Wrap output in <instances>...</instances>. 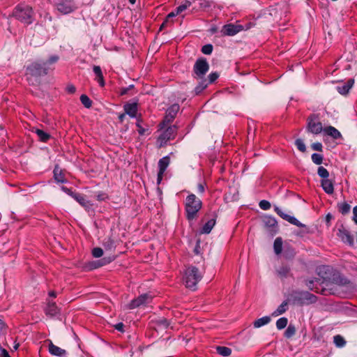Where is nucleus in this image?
<instances>
[{"label": "nucleus", "instance_id": "f257e3e1", "mask_svg": "<svg viewBox=\"0 0 357 357\" xmlns=\"http://www.w3.org/2000/svg\"><path fill=\"white\" fill-rule=\"evenodd\" d=\"M12 15L26 25L31 24L34 21V12L33 8L28 5H17L13 10Z\"/></svg>", "mask_w": 357, "mask_h": 357}, {"label": "nucleus", "instance_id": "f03ea898", "mask_svg": "<svg viewBox=\"0 0 357 357\" xmlns=\"http://www.w3.org/2000/svg\"><path fill=\"white\" fill-rule=\"evenodd\" d=\"M202 278V274L199 271L198 268L195 266H190L185 270L183 280L187 288L195 290Z\"/></svg>", "mask_w": 357, "mask_h": 357}, {"label": "nucleus", "instance_id": "7ed1b4c3", "mask_svg": "<svg viewBox=\"0 0 357 357\" xmlns=\"http://www.w3.org/2000/svg\"><path fill=\"white\" fill-rule=\"evenodd\" d=\"M202 207V202L193 194L188 195L185 199V211L188 220H192Z\"/></svg>", "mask_w": 357, "mask_h": 357}, {"label": "nucleus", "instance_id": "20e7f679", "mask_svg": "<svg viewBox=\"0 0 357 357\" xmlns=\"http://www.w3.org/2000/svg\"><path fill=\"white\" fill-rule=\"evenodd\" d=\"M153 296L150 294H144L133 299L128 305V309H135L136 307L146 305L151 302Z\"/></svg>", "mask_w": 357, "mask_h": 357}, {"label": "nucleus", "instance_id": "39448f33", "mask_svg": "<svg viewBox=\"0 0 357 357\" xmlns=\"http://www.w3.org/2000/svg\"><path fill=\"white\" fill-rule=\"evenodd\" d=\"M47 73V63H34L29 66L26 69V74L32 76H40Z\"/></svg>", "mask_w": 357, "mask_h": 357}, {"label": "nucleus", "instance_id": "423d86ee", "mask_svg": "<svg viewBox=\"0 0 357 357\" xmlns=\"http://www.w3.org/2000/svg\"><path fill=\"white\" fill-rule=\"evenodd\" d=\"M296 299L301 305H310L317 301V296L308 291H303L296 296Z\"/></svg>", "mask_w": 357, "mask_h": 357}, {"label": "nucleus", "instance_id": "0eeeda50", "mask_svg": "<svg viewBox=\"0 0 357 357\" xmlns=\"http://www.w3.org/2000/svg\"><path fill=\"white\" fill-rule=\"evenodd\" d=\"M263 222L268 232L273 236L278 231V222L275 218L272 216H265L263 218Z\"/></svg>", "mask_w": 357, "mask_h": 357}, {"label": "nucleus", "instance_id": "6e6552de", "mask_svg": "<svg viewBox=\"0 0 357 357\" xmlns=\"http://www.w3.org/2000/svg\"><path fill=\"white\" fill-rule=\"evenodd\" d=\"M209 66L204 59H199L194 66V72L199 77H202L208 70Z\"/></svg>", "mask_w": 357, "mask_h": 357}, {"label": "nucleus", "instance_id": "1a4fd4ad", "mask_svg": "<svg viewBox=\"0 0 357 357\" xmlns=\"http://www.w3.org/2000/svg\"><path fill=\"white\" fill-rule=\"evenodd\" d=\"M307 130L314 135H318L322 131L324 132L321 123L312 116L308 119Z\"/></svg>", "mask_w": 357, "mask_h": 357}, {"label": "nucleus", "instance_id": "9d476101", "mask_svg": "<svg viewBox=\"0 0 357 357\" xmlns=\"http://www.w3.org/2000/svg\"><path fill=\"white\" fill-rule=\"evenodd\" d=\"M274 210L277 213L278 215H279L282 218H283L284 220L288 221L291 224L294 225L296 226H298L299 227H304V225L302 224L296 218H294V216H291V215H289L288 214H286L278 206H275L274 207Z\"/></svg>", "mask_w": 357, "mask_h": 357}, {"label": "nucleus", "instance_id": "9b49d317", "mask_svg": "<svg viewBox=\"0 0 357 357\" xmlns=\"http://www.w3.org/2000/svg\"><path fill=\"white\" fill-rule=\"evenodd\" d=\"M241 30V26L229 24L222 27L221 32L225 36H234Z\"/></svg>", "mask_w": 357, "mask_h": 357}, {"label": "nucleus", "instance_id": "f8f14e48", "mask_svg": "<svg viewBox=\"0 0 357 357\" xmlns=\"http://www.w3.org/2000/svg\"><path fill=\"white\" fill-rule=\"evenodd\" d=\"M56 8L63 14H68L74 10L70 1H61L56 3Z\"/></svg>", "mask_w": 357, "mask_h": 357}, {"label": "nucleus", "instance_id": "ddd939ff", "mask_svg": "<svg viewBox=\"0 0 357 357\" xmlns=\"http://www.w3.org/2000/svg\"><path fill=\"white\" fill-rule=\"evenodd\" d=\"M176 130L175 127H169L161 134L159 137L161 146L163 143H166L168 140L174 138Z\"/></svg>", "mask_w": 357, "mask_h": 357}, {"label": "nucleus", "instance_id": "4468645a", "mask_svg": "<svg viewBox=\"0 0 357 357\" xmlns=\"http://www.w3.org/2000/svg\"><path fill=\"white\" fill-rule=\"evenodd\" d=\"M48 342V351L52 355L59 357H64L66 355V351L63 349L56 345H54L52 342L50 340H47Z\"/></svg>", "mask_w": 357, "mask_h": 357}, {"label": "nucleus", "instance_id": "2eb2a0df", "mask_svg": "<svg viewBox=\"0 0 357 357\" xmlns=\"http://www.w3.org/2000/svg\"><path fill=\"white\" fill-rule=\"evenodd\" d=\"M354 84V79H349L347 81V82L340 83L336 86V89L340 94L345 95L349 91L351 88L353 86Z\"/></svg>", "mask_w": 357, "mask_h": 357}, {"label": "nucleus", "instance_id": "dca6fc26", "mask_svg": "<svg viewBox=\"0 0 357 357\" xmlns=\"http://www.w3.org/2000/svg\"><path fill=\"white\" fill-rule=\"evenodd\" d=\"M324 132L334 139L342 138L340 132L333 126H327L324 128Z\"/></svg>", "mask_w": 357, "mask_h": 357}, {"label": "nucleus", "instance_id": "f3484780", "mask_svg": "<svg viewBox=\"0 0 357 357\" xmlns=\"http://www.w3.org/2000/svg\"><path fill=\"white\" fill-rule=\"evenodd\" d=\"M114 257H104L100 260L93 261L90 264V269H95L105 266L114 260Z\"/></svg>", "mask_w": 357, "mask_h": 357}, {"label": "nucleus", "instance_id": "a211bd4d", "mask_svg": "<svg viewBox=\"0 0 357 357\" xmlns=\"http://www.w3.org/2000/svg\"><path fill=\"white\" fill-rule=\"evenodd\" d=\"M124 110L126 114L134 118L137 115V103H128L124 105Z\"/></svg>", "mask_w": 357, "mask_h": 357}, {"label": "nucleus", "instance_id": "6ab92c4d", "mask_svg": "<svg viewBox=\"0 0 357 357\" xmlns=\"http://www.w3.org/2000/svg\"><path fill=\"white\" fill-rule=\"evenodd\" d=\"M339 237L345 243L349 245L354 243L353 237L350 235L349 232L345 229H339L338 232Z\"/></svg>", "mask_w": 357, "mask_h": 357}, {"label": "nucleus", "instance_id": "aec40b11", "mask_svg": "<svg viewBox=\"0 0 357 357\" xmlns=\"http://www.w3.org/2000/svg\"><path fill=\"white\" fill-rule=\"evenodd\" d=\"M321 187L323 190L327 193V194H333L334 191V187L332 181L329 180L328 178L326 179H322L321 183Z\"/></svg>", "mask_w": 357, "mask_h": 357}, {"label": "nucleus", "instance_id": "412c9836", "mask_svg": "<svg viewBox=\"0 0 357 357\" xmlns=\"http://www.w3.org/2000/svg\"><path fill=\"white\" fill-rule=\"evenodd\" d=\"M73 198L83 207H84L86 210H89L91 207V204L89 201L86 200L83 196L79 194H75L73 195Z\"/></svg>", "mask_w": 357, "mask_h": 357}, {"label": "nucleus", "instance_id": "4be33fe9", "mask_svg": "<svg viewBox=\"0 0 357 357\" xmlns=\"http://www.w3.org/2000/svg\"><path fill=\"white\" fill-rule=\"evenodd\" d=\"M179 110V106L178 105H173L167 111L166 119L168 121H171L175 117L176 113Z\"/></svg>", "mask_w": 357, "mask_h": 357}, {"label": "nucleus", "instance_id": "5701e85b", "mask_svg": "<svg viewBox=\"0 0 357 357\" xmlns=\"http://www.w3.org/2000/svg\"><path fill=\"white\" fill-rule=\"evenodd\" d=\"M45 312L47 315H50L51 317L59 313V309L55 303L49 301L45 309Z\"/></svg>", "mask_w": 357, "mask_h": 357}, {"label": "nucleus", "instance_id": "b1692460", "mask_svg": "<svg viewBox=\"0 0 357 357\" xmlns=\"http://www.w3.org/2000/svg\"><path fill=\"white\" fill-rule=\"evenodd\" d=\"M102 245L106 250L112 251L116 248V243L114 239L110 237L105 238L103 240Z\"/></svg>", "mask_w": 357, "mask_h": 357}, {"label": "nucleus", "instance_id": "393cba45", "mask_svg": "<svg viewBox=\"0 0 357 357\" xmlns=\"http://www.w3.org/2000/svg\"><path fill=\"white\" fill-rule=\"evenodd\" d=\"M170 162V159L168 156L163 157L158 162L159 172L160 174H164L167 167H168Z\"/></svg>", "mask_w": 357, "mask_h": 357}, {"label": "nucleus", "instance_id": "a878e982", "mask_svg": "<svg viewBox=\"0 0 357 357\" xmlns=\"http://www.w3.org/2000/svg\"><path fill=\"white\" fill-rule=\"evenodd\" d=\"M271 317L268 316H265L261 318H259L253 323L254 327L257 328H260L263 326L268 324L271 321Z\"/></svg>", "mask_w": 357, "mask_h": 357}, {"label": "nucleus", "instance_id": "bb28decb", "mask_svg": "<svg viewBox=\"0 0 357 357\" xmlns=\"http://www.w3.org/2000/svg\"><path fill=\"white\" fill-rule=\"evenodd\" d=\"M54 179L58 183H66V179L64 178V176L63 175L62 170L58 166H56L54 169Z\"/></svg>", "mask_w": 357, "mask_h": 357}, {"label": "nucleus", "instance_id": "cd10ccee", "mask_svg": "<svg viewBox=\"0 0 357 357\" xmlns=\"http://www.w3.org/2000/svg\"><path fill=\"white\" fill-rule=\"evenodd\" d=\"M274 252L276 255H280L282 250V239L280 237L275 238L273 243Z\"/></svg>", "mask_w": 357, "mask_h": 357}, {"label": "nucleus", "instance_id": "c85d7f7f", "mask_svg": "<svg viewBox=\"0 0 357 357\" xmlns=\"http://www.w3.org/2000/svg\"><path fill=\"white\" fill-rule=\"evenodd\" d=\"M287 302L284 301L281 305L278 306V307L272 313V316L278 317L283 313H284L287 310Z\"/></svg>", "mask_w": 357, "mask_h": 357}, {"label": "nucleus", "instance_id": "c756f323", "mask_svg": "<svg viewBox=\"0 0 357 357\" xmlns=\"http://www.w3.org/2000/svg\"><path fill=\"white\" fill-rule=\"evenodd\" d=\"M215 221L213 219L209 220L202 227V232L204 234H209L214 227Z\"/></svg>", "mask_w": 357, "mask_h": 357}, {"label": "nucleus", "instance_id": "7c9ffc66", "mask_svg": "<svg viewBox=\"0 0 357 357\" xmlns=\"http://www.w3.org/2000/svg\"><path fill=\"white\" fill-rule=\"evenodd\" d=\"M35 132L42 142H47L50 137L49 134L40 129H36Z\"/></svg>", "mask_w": 357, "mask_h": 357}, {"label": "nucleus", "instance_id": "2f4dec72", "mask_svg": "<svg viewBox=\"0 0 357 357\" xmlns=\"http://www.w3.org/2000/svg\"><path fill=\"white\" fill-rule=\"evenodd\" d=\"M192 5V1L190 0H185L181 5L178 6L176 9V13L181 14L182 12L185 10Z\"/></svg>", "mask_w": 357, "mask_h": 357}, {"label": "nucleus", "instance_id": "473e14b6", "mask_svg": "<svg viewBox=\"0 0 357 357\" xmlns=\"http://www.w3.org/2000/svg\"><path fill=\"white\" fill-rule=\"evenodd\" d=\"M333 342L337 347H343L346 344L344 339L339 335L334 336Z\"/></svg>", "mask_w": 357, "mask_h": 357}, {"label": "nucleus", "instance_id": "72a5a7b5", "mask_svg": "<svg viewBox=\"0 0 357 357\" xmlns=\"http://www.w3.org/2000/svg\"><path fill=\"white\" fill-rule=\"evenodd\" d=\"M288 323V319L286 317H282L276 321V327L278 330L284 328Z\"/></svg>", "mask_w": 357, "mask_h": 357}, {"label": "nucleus", "instance_id": "f704fd0d", "mask_svg": "<svg viewBox=\"0 0 357 357\" xmlns=\"http://www.w3.org/2000/svg\"><path fill=\"white\" fill-rule=\"evenodd\" d=\"M338 208L339 211L344 215L348 213L351 209L350 205L346 202L339 204Z\"/></svg>", "mask_w": 357, "mask_h": 357}, {"label": "nucleus", "instance_id": "c9c22d12", "mask_svg": "<svg viewBox=\"0 0 357 357\" xmlns=\"http://www.w3.org/2000/svg\"><path fill=\"white\" fill-rule=\"evenodd\" d=\"M217 351L218 353L222 356H228L231 353V350L226 347H218Z\"/></svg>", "mask_w": 357, "mask_h": 357}, {"label": "nucleus", "instance_id": "e433bc0d", "mask_svg": "<svg viewBox=\"0 0 357 357\" xmlns=\"http://www.w3.org/2000/svg\"><path fill=\"white\" fill-rule=\"evenodd\" d=\"M317 174L323 179H326L329 176L328 170L322 166L319 167Z\"/></svg>", "mask_w": 357, "mask_h": 357}, {"label": "nucleus", "instance_id": "4c0bfd02", "mask_svg": "<svg viewBox=\"0 0 357 357\" xmlns=\"http://www.w3.org/2000/svg\"><path fill=\"white\" fill-rule=\"evenodd\" d=\"M80 101L84 105L85 107L89 108L91 107V100L86 95H82L80 96Z\"/></svg>", "mask_w": 357, "mask_h": 357}, {"label": "nucleus", "instance_id": "58836bf2", "mask_svg": "<svg viewBox=\"0 0 357 357\" xmlns=\"http://www.w3.org/2000/svg\"><path fill=\"white\" fill-rule=\"evenodd\" d=\"M296 333V328L294 326L289 325L285 331L284 335L286 337L289 338L292 337Z\"/></svg>", "mask_w": 357, "mask_h": 357}, {"label": "nucleus", "instance_id": "ea45409f", "mask_svg": "<svg viewBox=\"0 0 357 357\" xmlns=\"http://www.w3.org/2000/svg\"><path fill=\"white\" fill-rule=\"evenodd\" d=\"M312 160L316 165H321L323 162V156L321 154L313 153L312 155Z\"/></svg>", "mask_w": 357, "mask_h": 357}, {"label": "nucleus", "instance_id": "a19ab883", "mask_svg": "<svg viewBox=\"0 0 357 357\" xmlns=\"http://www.w3.org/2000/svg\"><path fill=\"white\" fill-rule=\"evenodd\" d=\"M295 144L300 151H301V152L305 151L306 147H305V145L304 142H303V140H301V139H296L295 142Z\"/></svg>", "mask_w": 357, "mask_h": 357}, {"label": "nucleus", "instance_id": "79ce46f5", "mask_svg": "<svg viewBox=\"0 0 357 357\" xmlns=\"http://www.w3.org/2000/svg\"><path fill=\"white\" fill-rule=\"evenodd\" d=\"M207 86V83L205 80L202 81L195 88V92L197 94L201 93Z\"/></svg>", "mask_w": 357, "mask_h": 357}, {"label": "nucleus", "instance_id": "37998d69", "mask_svg": "<svg viewBox=\"0 0 357 357\" xmlns=\"http://www.w3.org/2000/svg\"><path fill=\"white\" fill-rule=\"evenodd\" d=\"M92 255L96 258H99L102 256L103 250L100 248H95L92 250Z\"/></svg>", "mask_w": 357, "mask_h": 357}, {"label": "nucleus", "instance_id": "c03bdc74", "mask_svg": "<svg viewBox=\"0 0 357 357\" xmlns=\"http://www.w3.org/2000/svg\"><path fill=\"white\" fill-rule=\"evenodd\" d=\"M213 51V46L212 45L208 44L205 45L202 48V52L204 54H211Z\"/></svg>", "mask_w": 357, "mask_h": 357}, {"label": "nucleus", "instance_id": "a18cd8bd", "mask_svg": "<svg viewBox=\"0 0 357 357\" xmlns=\"http://www.w3.org/2000/svg\"><path fill=\"white\" fill-rule=\"evenodd\" d=\"M289 268L287 266H283L278 270V274L282 277H285L288 274Z\"/></svg>", "mask_w": 357, "mask_h": 357}, {"label": "nucleus", "instance_id": "49530a36", "mask_svg": "<svg viewBox=\"0 0 357 357\" xmlns=\"http://www.w3.org/2000/svg\"><path fill=\"white\" fill-rule=\"evenodd\" d=\"M259 207L263 210H268L271 208V203L266 200H261L259 204Z\"/></svg>", "mask_w": 357, "mask_h": 357}, {"label": "nucleus", "instance_id": "de8ad7c7", "mask_svg": "<svg viewBox=\"0 0 357 357\" xmlns=\"http://www.w3.org/2000/svg\"><path fill=\"white\" fill-rule=\"evenodd\" d=\"M158 323L160 326H161L164 328H167L169 325V323L168 322V321L165 318H160L158 320Z\"/></svg>", "mask_w": 357, "mask_h": 357}, {"label": "nucleus", "instance_id": "09e8293b", "mask_svg": "<svg viewBox=\"0 0 357 357\" xmlns=\"http://www.w3.org/2000/svg\"><path fill=\"white\" fill-rule=\"evenodd\" d=\"M312 148L315 151H321L323 146L320 142H316L312 144Z\"/></svg>", "mask_w": 357, "mask_h": 357}, {"label": "nucleus", "instance_id": "8fccbe9b", "mask_svg": "<svg viewBox=\"0 0 357 357\" xmlns=\"http://www.w3.org/2000/svg\"><path fill=\"white\" fill-rule=\"evenodd\" d=\"M58 59H59V57L57 56H55V55L52 56L50 58V59L47 62H45L47 63V66L50 64L56 63L58 61Z\"/></svg>", "mask_w": 357, "mask_h": 357}, {"label": "nucleus", "instance_id": "3c124183", "mask_svg": "<svg viewBox=\"0 0 357 357\" xmlns=\"http://www.w3.org/2000/svg\"><path fill=\"white\" fill-rule=\"evenodd\" d=\"M219 77V75L217 73H212L209 75L208 77H209V80H210V82H213L214 81H215Z\"/></svg>", "mask_w": 357, "mask_h": 357}, {"label": "nucleus", "instance_id": "603ef678", "mask_svg": "<svg viewBox=\"0 0 357 357\" xmlns=\"http://www.w3.org/2000/svg\"><path fill=\"white\" fill-rule=\"evenodd\" d=\"M93 72L96 74V77H100V75H102L100 67L98 66H93Z\"/></svg>", "mask_w": 357, "mask_h": 357}, {"label": "nucleus", "instance_id": "864d4df0", "mask_svg": "<svg viewBox=\"0 0 357 357\" xmlns=\"http://www.w3.org/2000/svg\"><path fill=\"white\" fill-rule=\"evenodd\" d=\"M61 190L66 192V194H68V195L71 196L73 198V195H75L76 193H74L71 191L70 189L66 188V187H64V186H62L61 187Z\"/></svg>", "mask_w": 357, "mask_h": 357}, {"label": "nucleus", "instance_id": "5fc2aeb1", "mask_svg": "<svg viewBox=\"0 0 357 357\" xmlns=\"http://www.w3.org/2000/svg\"><path fill=\"white\" fill-rule=\"evenodd\" d=\"M0 357H10V356L5 349L0 348Z\"/></svg>", "mask_w": 357, "mask_h": 357}, {"label": "nucleus", "instance_id": "6e6d98bb", "mask_svg": "<svg viewBox=\"0 0 357 357\" xmlns=\"http://www.w3.org/2000/svg\"><path fill=\"white\" fill-rule=\"evenodd\" d=\"M96 80L97 82L99 83V84L101 86H105V81H104V79H103V75H100V77H96Z\"/></svg>", "mask_w": 357, "mask_h": 357}, {"label": "nucleus", "instance_id": "4d7b16f0", "mask_svg": "<svg viewBox=\"0 0 357 357\" xmlns=\"http://www.w3.org/2000/svg\"><path fill=\"white\" fill-rule=\"evenodd\" d=\"M6 324L1 320H0V335L6 331Z\"/></svg>", "mask_w": 357, "mask_h": 357}, {"label": "nucleus", "instance_id": "13d9d810", "mask_svg": "<svg viewBox=\"0 0 357 357\" xmlns=\"http://www.w3.org/2000/svg\"><path fill=\"white\" fill-rule=\"evenodd\" d=\"M353 220L355 222V223L357 225V206H355L353 209Z\"/></svg>", "mask_w": 357, "mask_h": 357}, {"label": "nucleus", "instance_id": "bf43d9fd", "mask_svg": "<svg viewBox=\"0 0 357 357\" xmlns=\"http://www.w3.org/2000/svg\"><path fill=\"white\" fill-rule=\"evenodd\" d=\"M178 15H179V13H176V9L174 11H173V12H172V13L168 14V15L167 16L166 20H167V21L169 22V18L175 17V16H176Z\"/></svg>", "mask_w": 357, "mask_h": 357}, {"label": "nucleus", "instance_id": "052dcab7", "mask_svg": "<svg viewBox=\"0 0 357 357\" xmlns=\"http://www.w3.org/2000/svg\"><path fill=\"white\" fill-rule=\"evenodd\" d=\"M75 90H76V89L73 85H68L67 86V91H68V92H69L70 93H75Z\"/></svg>", "mask_w": 357, "mask_h": 357}, {"label": "nucleus", "instance_id": "680f3d73", "mask_svg": "<svg viewBox=\"0 0 357 357\" xmlns=\"http://www.w3.org/2000/svg\"><path fill=\"white\" fill-rule=\"evenodd\" d=\"M123 324L119 323L116 325H115V328L119 331H123Z\"/></svg>", "mask_w": 357, "mask_h": 357}, {"label": "nucleus", "instance_id": "e2e57ef3", "mask_svg": "<svg viewBox=\"0 0 357 357\" xmlns=\"http://www.w3.org/2000/svg\"><path fill=\"white\" fill-rule=\"evenodd\" d=\"M197 188H198V192L200 193H203L205 190L204 185L202 183H199Z\"/></svg>", "mask_w": 357, "mask_h": 357}, {"label": "nucleus", "instance_id": "0e129e2a", "mask_svg": "<svg viewBox=\"0 0 357 357\" xmlns=\"http://www.w3.org/2000/svg\"><path fill=\"white\" fill-rule=\"evenodd\" d=\"M162 176H163V174H160V172H158V178H157V182L158 183H160L162 179Z\"/></svg>", "mask_w": 357, "mask_h": 357}, {"label": "nucleus", "instance_id": "69168bd1", "mask_svg": "<svg viewBox=\"0 0 357 357\" xmlns=\"http://www.w3.org/2000/svg\"><path fill=\"white\" fill-rule=\"evenodd\" d=\"M312 284H313V280H310L307 282V286L308 287V288H310L312 290L313 289Z\"/></svg>", "mask_w": 357, "mask_h": 357}, {"label": "nucleus", "instance_id": "338daca9", "mask_svg": "<svg viewBox=\"0 0 357 357\" xmlns=\"http://www.w3.org/2000/svg\"><path fill=\"white\" fill-rule=\"evenodd\" d=\"M105 195H98L97 196V199L98 200H103V199H105Z\"/></svg>", "mask_w": 357, "mask_h": 357}, {"label": "nucleus", "instance_id": "774afa93", "mask_svg": "<svg viewBox=\"0 0 357 357\" xmlns=\"http://www.w3.org/2000/svg\"><path fill=\"white\" fill-rule=\"evenodd\" d=\"M167 23H168V21H167V20H165V21L162 24V25L160 26V29H163Z\"/></svg>", "mask_w": 357, "mask_h": 357}]
</instances>
